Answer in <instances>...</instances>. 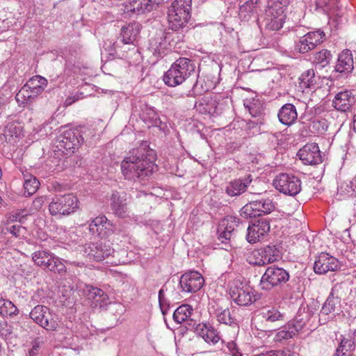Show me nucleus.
<instances>
[{
    "instance_id": "680f3d73",
    "label": "nucleus",
    "mask_w": 356,
    "mask_h": 356,
    "mask_svg": "<svg viewBox=\"0 0 356 356\" xmlns=\"http://www.w3.org/2000/svg\"><path fill=\"white\" fill-rule=\"evenodd\" d=\"M321 124V123L319 120H313L309 123V127L313 129L312 130L313 133L316 131L318 134H319L321 133V131L319 130V127Z\"/></svg>"
},
{
    "instance_id": "f8f14e48",
    "label": "nucleus",
    "mask_w": 356,
    "mask_h": 356,
    "mask_svg": "<svg viewBox=\"0 0 356 356\" xmlns=\"http://www.w3.org/2000/svg\"><path fill=\"white\" fill-rule=\"evenodd\" d=\"M291 0H268L265 10L266 20L269 22H284V8Z\"/></svg>"
},
{
    "instance_id": "8fccbe9b",
    "label": "nucleus",
    "mask_w": 356,
    "mask_h": 356,
    "mask_svg": "<svg viewBox=\"0 0 356 356\" xmlns=\"http://www.w3.org/2000/svg\"><path fill=\"white\" fill-rule=\"evenodd\" d=\"M49 252L44 250L36 251L32 254L33 261L36 265L40 266V262L44 263V260L49 257Z\"/></svg>"
},
{
    "instance_id": "6e6d98bb",
    "label": "nucleus",
    "mask_w": 356,
    "mask_h": 356,
    "mask_svg": "<svg viewBox=\"0 0 356 356\" xmlns=\"http://www.w3.org/2000/svg\"><path fill=\"white\" fill-rule=\"evenodd\" d=\"M254 356H286V353L285 351L282 350H273L261 353Z\"/></svg>"
},
{
    "instance_id": "bf43d9fd",
    "label": "nucleus",
    "mask_w": 356,
    "mask_h": 356,
    "mask_svg": "<svg viewBox=\"0 0 356 356\" xmlns=\"http://www.w3.org/2000/svg\"><path fill=\"white\" fill-rule=\"evenodd\" d=\"M22 229H24V227L19 225H15L8 228V231L14 236L17 237L19 236V232Z\"/></svg>"
},
{
    "instance_id": "5fc2aeb1",
    "label": "nucleus",
    "mask_w": 356,
    "mask_h": 356,
    "mask_svg": "<svg viewBox=\"0 0 356 356\" xmlns=\"http://www.w3.org/2000/svg\"><path fill=\"white\" fill-rule=\"evenodd\" d=\"M250 115L254 117H259L262 115V108L261 106H257L256 104H252L248 106Z\"/></svg>"
},
{
    "instance_id": "393cba45",
    "label": "nucleus",
    "mask_w": 356,
    "mask_h": 356,
    "mask_svg": "<svg viewBox=\"0 0 356 356\" xmlns=\"http://www.w3.org/2000/svg\"><path fill=\"white\" fill-rule=\"evenodd\" d=\"M240 219L229 216L227 219L224 220L220 225V228L218 230V238L223 242L225 240H229L232 233L234 232L236 227H238Z\"/></svg>"
},
{
    "instance_id": "1a4fd4ad",
    "label": "nucleus",
    "mask_w": 356,
    "mask_h": 356,
    "mask_svg": "<svg viewBox=\"0 0 356 356\" xmlns=\"http://www.w3.org/2000/svg\"><path fill=\"white\" fill-rule=\"evenodd\" d=\"M192 0H175L168 10V22H188L191 19Z\"/></svg>"
},
{
    "instance_id": "5701e85b",
    "label": "nucleus",
    "mask_w": 356,
    "mask_h": 356,
    "mask_svg": "<svg viewBox=\"0 0 356 356\" xmlns=\"http://www.w3.org/2000/svg\"><path fill=\"white\" fill-rule=\"evenodd\" d=\"M353 63L351 51L345 49L339 55L334 70L337 72L346 75L353 71L354 68Z\"/></svg>"
},
{
    "instance_id": "c9c22d12",
    "label": "nucleus",
    "mask_w": 356,
    "mask_h": 356,
    "mask_svg": "<svg viewBox=\"0 0 356 356\" xmlns=\"http://www.w3.org/2000/svg\"><path fill=\"white\" fill-rule=\"evenodd\" d=\"M262 318L267 323H283L284 321V314L280 312L277 308L270 307L264 309L261 312Z\"/></svg>"
},
{
    "instance_id": "2f4dec72",
    "label": "nucleus",
    "mask_w": 356,
    "mask_h": 356,
    "mask_svg": "<svg viewBox=\"0 0 356 356\" xmlns=\"http://www.w3.org/2000/svg\"><path fill=\"white\" fill-rule=\"evenodd\" d=\"M88 299L93 301L95 307H102L106 303L108 296L103 290L97 287L87 286Z\"/></svg>"
},
{
    "instance_id": "6ab92c4d",
    "label": "nucleus",
    "mask_w": 356,
    "mask_h": 356,
    "mask_svg": "<svg viewBox=\"0 0 356 356\" xmlns=\"http://www.w3.org/2000/svg\"><path fill=\"white\" fill-rule=\"evenodd\" d=\"M261 0H248L240 6L238 16L242 22H258V5Z\"/></svg>"
},
{
    "instance_id": "bb28decb",
    "label": "nucleus",
    "mask_w": 356,
    "mask_h": 356,
    "mask_svg": "<svg viewBox=\"0 0 356 356\" xmlns=\"http://www.w3.org/2000/svg\"><path fill=\"white\" fill-rule=\"evenodd\" d=\"M140 24H126L121 29L120 35L124 44H132L136 41L140 31Z\"/></svg>"
},
{
    "instance_id": "b1692460",
    "label": "nucleus",
    "mask_w": 356,
    "mask_h": 356,
    "mask_svg": "<svg viewBox=\"0 0 356 356\" xmlns=\"http://www.w3.org/2000/svg\"><path fill=\"white\" fill-rule=\"evenodd\" d=\"M195 330L197 334L208 343L215 345L220 339L219 332L211 325L199 323Z\"/></svg>"
},
{
    "instance_id": "9d476101",
    "label": "nucleus",
    "mask_w": 356,
    "mask_h": 356,
    "mask_svg": "<svg viewBox=\"0 0 356 356\" xmlns=\"http://www.w3.org/2000/svg\"><path fill=\"white\" fill-rule=\"evenodd\" d=\"M232 300L238 305L247 306L255 300L253 289L240 280H234L229 288Z\"/></svg>"
},
{
    "instance_id": "ddd939ff",
    "label": "nucleus",
    "mask_w": 356,
    "mask_h": 356,
    "mask_svg": "<svg viewBox=\"0 0 356 356\" xmlns=\"http://www.w3.org/2000/svg\"><path fill=\"white\" fill-rule=\"evenodd\" d=\"M246 239L250 243L259 241L270 230V223L267 218L254 220L248 227Z\"/></svg>"
},
{
    "instance_id": "a211bd4d",
    "label": "nucleus",
    "mask_w": 356,
    "mask_h": 356,
    "mask_svg": "<svg viewBox=\"0 0 356 356\" xmlns=\"http://www.w3.org/2000/svg\"><path fill=\"white\" fill-rule=\"evenodd\" d=\"M111 208L113 213L118 218L129 217L130 211L125 194H120L118 191L113 192L111 197Z\"/></svg>"
},
{
    "instance_id": "79ce46f5",
    "label": "nucleus",
    "mask_w": 356,
    "mask_h": 356,
    "mask_svg": "<svg viewBox=\"0 0 356 356\" xmlns=\"http://www.w3.org/2000/svg\"><path fill=\"white\" fill-rule=\"evenodd\" d=\"M309 41V43H312L316 47L318 44L323 42L325 39V33L321 30L311 31L304 35Z\"/></svg>"
},
{
    "instance_id": "864d4df0",
    "label": "nucleus",
    "mask_w": 356,
    "mask_h": 356,
    "mask_svg": "<svg viewBox=\"0 0 356 356\" xmlns=\"http://www.w3.org/2000/svg\"><path fill=\"white\" fill-rule=\"evenodd\" d=\"M289 325L293 329L295 334L296 335L300 330H302L305 325V321H296L293 319L292 321L289 322Z\"/></svg>"
},
{
    "instance_id": "f704fd0d",
    "label": "nucleus",
    "mask_w": 356,
    "mask_h": 356,
    "mask_svg": "<svg viewBox=\"0 0 356 356\" xmlns=\"http://www.w3.org/2000/svg\"><path fill=\"white\" fill-rule=\"evenodd\" d=\"M316 83L314 69H309L305 71L299 77V87L303 90L306 88H314Z\"/></svg>"
},
{
    "instance_id": "e433bc0d",
    "label": "nucleus",
    "mask_w": 356,
    "mask_h": 356,
    "mask_svg": "<svg viewBox=\"0 0 356 356\" xmlns=\"http://www.w3.org/2000/svg\"><path fill=\"white\" fill-rule=\"evenodd\" d=\"M193 308L189 305H182L177 307L173 313V320L177 323L187 321L191 316Z\"/></svg>"
},
{
    "instance_id": "de8ad7c7",
    "label": "nucleus",
    "mask_w": 356,
    "mask_h": 356,
    "mask_svg": "<svg viewBox=\"0 0 356 356\" xmlns=\"http://www.w3.org/2000/svg\"><path fill=\"white\" fill-rule=\"evenodd\" d=\"M315 47L313 44L309 43V41L304 36L301 37L296 44V49L301 54H305L314 49Z\"/></svg>"
},
{
    "instance_id": "37998d69",
    "label": "nucleus",
    "mask_w": 356,
    "mask_h": 356,
    "mask_svg": "<svg viewBox=\"0 0 356 356\" xmlns=\"http://www.w3.org/2000/svg\"><path fill=\"white\" fill-rule=\"evenodd\" d=\"M348 291V285L346 282H339L334 285L332 288L330 294L336 297H338L339 300H341V298L346 295Z\"/></svg>"
},
{
    "instance_id": "dca6fc26",
    "label": "nucleus",
    "mask_w": 356,
    "mask_h": 356,
    "mask_svg": "<svg viewBox=\"0 0 356 356\" xmlns=\"http://www.w3.org/2000/svg\"><path fill=\"white\" fill-rule=\"evenodd\" d=\"M340 268V263L337 259L327 253L322 252L316 259L314 265V272L323 275L328 272L337 271Z\"/></svg>"
},
{
    "instance_id": "6e6552de",
    "label": "nucleus",
    "mask_w": 356,
    "mask_h": 356,
    "mask_svg": "<svg viewBox=\"0 0 356 356\" xmlns=\"http://www.w3.org/2000/svg\"><path fill=\"white\" fill-rule=\"evenodd\" d=\"M273 186L280 192L290 196H295L301 191V181L295 175L282 173L273 181Z\"/></svg>"
},
{
    "instance_id": "4d7b16f0",
    "label": "nucleus",
    "mask_w": 356,
    "mask_h": 356,
    "mask_svg": "<svg viewBox=\"0 0 356 356\" xmlns=\"http://www.w3.org/2000/svg\"><path fill=\"white\" fill-rule=\"evenodd\" d=\"M58 261L57 266L56 268L55 273H58L60 275H64L66 273V267L65 264L63 262V260L59 257V259H56Z\"/></svg>"
},
{
    "instance_id": "4be33fe9",
    "label": "nucleus",
    "mask_w": 356,
    "mask_h": 356,
    "mask_svg": "<svg viewBox=\"0 0 356 356\" xmlns=\"http://www.w3.org/2000/svg\"><path fill=\"white\" fill-rule=\"evenodd\" d=\"M159 3L156 0H131L128 5L125 6L124 13L129 15L144 14L146 12H150L154 5Z\"/></svg>"
},
{
    "instance_id": "58836bf2",
    "label": "nucleus",
    "mask_w": 356,
    "mask_h": 356,
    "mask_svg": "<svg viewBox=\"0 0 356 356\" xmlns=\"http://www.w3.org/2000/svg\"><path fill=\"white\" fill-rule=\"evenodd\" d=\"M332 58V55L330 51L323 49L314 54L313 62L321 67H325L330 63Z\"/></svg>"
},
{
    "instance_id": "aec40b11",
    "label": "nucleus",
    "mask_w": 356,
    "mask_h": 356,
    "mask_svg": "<svg viewBox=\"0 0 356 356\" xmlns=\"http://www.w3.org/2000/svg\"><path fill=\"white\" fill-rule=\"evenodd\" d=\"M356 102V94L352 90H343L338 92L333 101V106L342 112L349 111Z\"/></svg>"
},
{
    "instance_id": "473e14b6",
    "label": "nucleus",
    "mask_w": 356,
    "mask_h": 356,
    "mask_svg": "<svg viewBox=\"0 0 356 356\" xmlns=\"http://www.w3.org/2000/svg\"><path fill=\"white\" fill-rule=\"evenodd\" d=\"M355 335L356 331L355 330L352 334H348L347 336H341L340 343L337 348V352L353 353L356 347Z\"/></svg>"
},
{
    "instance_id": "2eb2a0df",
    "label": "nucleus",
    "mask_w": 356,
    "mask_h": 356,
    "mask_svg": "<svg viewBox=\"0 0 356 356\" xmlns=\"http://www.w3.org/2000/svg\"><path fill=\"white\" fill-rule=\"evenodd\" d=\"M204 280L197 271H190L183 274L179 280L182 291L186 293H195L203 286Z\"/></svg>"
},
{
    "instance_id": "7ed1b4c3",
    "label": "nucleus",
    "mask_w": 356,
    "mask_h": 356,
    "mask_svg": "<svg viewBox=\"0 0 356 356\" xmlns=\"http://www.w3.org/2000/svg\"><path fill=\"white\" fill-rule=\"evenodd\" d=\"M79 207V200L72 193L57 195L49 204V211L52 216H69Z\"/></svg>"
},
{
    "instance_id": "9b49d317",
    "label": "nucleus",
    "mask_w": 356,
    "mask_h": 356,
    "mask_svg": "<svg viewBox=\"0 0 356 356\" xmlns=\"http://www.w3.org/2000/svg\"><path fill=\"white\" fill-rule=\"evenodd\" d=\"M113 250L108 243H87L83 247L84 256L90 260L100 261L111 254Z\"/></svg>"
},
{
    "instance_id": "69168bd1",
    "label": "nucleus",
    "mask_w": 356,
    "mask_h": 356,
    "mask_svg": "<svg viewBox=\"0 0 356 356\" xmlns=\"http://www.w3.org/2000/svg\"><path fill=\"white\" fill-rule=\"evenodd\" d=\"M53 259H54L51 261L50 266L47 270L55 273L56 268L58 264V261L56 259H59V257L54 255Z\"/></svg>"
},
{
    "instance_id": "39448f33",
    "label": "nucleus",
    "mask_w": 356,
    "mask_h": 356,
    "mask_svg": "<svg viewBox=\"0 0 356 356\" xmlns=\"http://www.w3.org/2000/svg\"><path fill=\"white\" fill-rule=\"evenodd\" d=\"M289 273L284 268L271 266L266 269L260 280L263 290H270L273 287L285 284L289 280Z\"/></svg>"
},
{
    "instance_id": "20e7f679",
    "label": "nucleus",
    "mask_w": 356,
    "mask_h": 356,
    "mask_svg": "<svg viewBox=\"0 0 356 356\" xmlns=\"http://www.w3.org/2000/svg\"><path fill=\"white\" fill-rule=\"evenodd\" d=\"M30 318L48 331L56 330L59 327L58 317L44 305L35 306L29 314Z\"/></svg>"
},
{
    "instance_id": "0e129e2a",
    "label": "nucleus",
    "mask_w": 356,
    "mask_h": 356,
    "mask_svg": "<svg viewBox=\"0 0 356 356\" xmlns=\"http://www.w3.org/2000/svg\"><path fill=\"white\" fill-rule=\"evenodd\" d=\"M54 254H51L49 253V257H47L45 260H44V262L42 263V261L40 262V267H44L45 269H48L49 266H50V264H51V261L54 259Z\"/></svg>"
},
{
    "instance_id": "a18cd8bd",
    "label": "nucleus",
    "mask_w": 356,
    "mask_h": 356,
    "mask_svg": "<svg viewBox=\"0 0 356 356\" xmlns=\"http://www.w3.org/2000/svg\"><path fill=\"white\" fill-rule=\"evenodd\" d=\"M21 132L20 127L15 124L14 123H9L5 128L4 136L6 139L10 140L13 137H17Z\"/></svg>"
},
{
    "instance_id": "603ef678",
    "label": "nucleus",
    "mask_w": 356,
    "mask_h": 356,
    "mask_svg": "<svg viewBox=\"0 0 356 356\" xmlns=\"http://www.w3.org/2000/svg\"><path fill=\"white\" fill-rule=\"evenodd\" d=\"M92 223L95 225V226H97L99 229L100 227H104L105 225H111L112 226L113 224L111 222L108 221L107 218L105 216H97L95 218L92 219Z\"/></svg>"
},
{
    "instance_id": "7c9ffc66",
    "label": "nucleus",
    "mask_w": 356,
    "mask_h": 356,
    "mask_svg": "<svg viewBox=\"0 0 356 356\" xmlns=\"http://www.w3.org/2000/svg\"><path fill=\"white\" fill-rule=\"evenodd\" d=\"M341 300H339L338 297L332 296V294H329L325 302L323 305L320 312V321H323V323H325L327 321V318H325L323 319V316H328L330 314L334 312L337 308V306L340 305Z\"/></svg>"
},
{
    "instance_id": "3c124183",
    "label": "nucleus",
    "mask_w": 356,
    "mask_h": 356,
    "mask_svg": "<svg viewBox=\"0 0 356 356\" xmlns=\"http://www.w3.org/2000/svg\"><path fill=\"white\" fill-rule=\"evenodd\" d=\"M159 302L162 314L165 315L168 312L169 305L168 304L167 300L164 296V292L162 289H160L159 292Z\"/></svg>"
},
{
    "instance_id": "4c0bfd02",
    "label": "nucleus",
    "mask_w": 356,
    "mask_h": 356,
    "mask_svg": "<svg viewBox=\"0 0 356 356\" xmlns=\"http://www.w3.org/2000/svg\"><path fill=\"white\" fill-rule=\"evenodd\" d=\"M39 186L40 182L35 177L31 175H24V193H26L28 196L34 194L39 188Z\"/></svg>"
},
{
    "instance_id": "774afa93",
    "label": "nucleus",
    "mask_w": 356,
    "mask_h": 356,
    "mask_svg": "<svg viewBox=\"0 0 356 356\" xmlns=\"http://www.w3.org/2000/svg\"><path fill=\"white\" fill-rule=\"evenodd\" d=\"M349 185L352 191L356 193V176L350 181Z\"/></svg>"
},
{
    "instance_id": "c756f323",
    "label": "nucleus",
    "mask_w": 356,
    "mask_h": 356,
    "mask_svg": "<svg viewBox=\"0 0 356 356\" xmlns=\"http://www.w3.org/2000/svg\"><path fill=\"white\" fill-rule=\"evenodd\" d=\"M215 315L218 322L229 326H236V320L228 307H218L214 309Z\"/></svg>"
},
{
    "instance_id": "4468645a",
    "label": "nucleus",
    "mask_w": 356,
    "mask_h": 356,
    "mask_svg": "<svg viewBox=\"0 0 356 356\" xmlns=\"http://www.w3.org/2000/svg\"><path fill=\"white\" fill-rule=\"evenodd\" d=\"M47 80L39 75L31 78L17 94V99L22 95L28 98L41 94L47 86Z\"/></svg>"
},
{
    "instance_id": "412c9836",
    "label": "nucleus",
    "mask_w": 356,
    "mask_h": 356,
    "mask_svg": "<svg viewBox=\"0 0 356 356\" xmlns=\"http://www.w3.org/2000/svg\"><path fill=\"white\" fill-rule=\"evenodd\" d=\"M195 108L201 114L218 115L222 113L219 104L211 97H203L195 104Z\"/></svg>"
},
{
    "instance_id": "49530a36",
    "label": "nucleus",
    "mask_w": 356,
    "mask_h": 356,
    "mask_svg": "<svg viewBox=\"0 0 356 356\" xmlns=\"http://www.w3.org/2000/svg\"><path fill=\"white\" fill-rule=\"evenodd\" d=\"M26 210H15L10 212L8 215V222H15L18 220L20 223H23L26 217L28 216V213H26Z\"/></svg>"
},
{
    "instance_id": "423d86ee",
    "label": "nucleus",
    "mask_w": 356,
    "mask_h": 356,
    "mask_svg": "<svg viewBox=\"0 0 356 356\" xmlns=\"http://www.w3.org/2000/svg\"><path fill=\"white\" fill-rule=\"evenodd\" d=\"M84 141L81 131L78 129H68L60 134L56 141V147L63 153H73Z\"/></svg>"
},
{
    "instance_id": "c03bdc74",
    "label": "nucleus",
    "mask_w": 356,
    "mask_h": 356,
    "mask_svg": "<svg viewBox=\"0 0 356 356\" xmlns=\"http://www.w3.org/2000/svg\"><path fill=\"white\" fill-rule=\"evenodd\" d=\"M295 333L288 324L282 327V330L277 332L275 340L276 341H282V340H286L289 339H291L295 336Z\"/></svg>"
},
{
    "instance_id": "ea45409f",
    "label": "nucleus",
    "mask_w": 356,
    "mask_h": 356,
    "mask_svg": "<svg viewBox=\"0 0 356 356\" xmlns=\"http://www.w3.org/2000/svg\"><path fill=\"white\" fill-rule=\"evenodd\" d=\"M246 261L248 264L254 266H262L266 265L260 248L249 252L247 254Z\"/></svg>"
},
{
    "instance_id": "052dcab7",
    "label": "nucleus",
    "mask_w": 356,
    "mask_h": 356,
    "mask_svg": "<svg viewBox=\"0 0 356 356\" xmlns=\"http://www.w3.org/2000/svg\"><path fill=\"white\" fill-rule=\"evenodd\" d=\"M39 342L34 341L33 347L29 350V354L26 356H36L39 351Z\"/></svg>"
},
{
    "instance_id": "13d9d810",
    "label": "nucleus",
    "mask_w": 356,
    "mask_h": 356,
    "mask_svg": "<svg viewBox=\"0 0 356 356\" xmlns=\"http://www.w3.org/2000/svg\"><path fill=\"white\" fill-rule=\"evenodd\" d=\"M44 200H45V197L44 196H40V197L35 198L33 201L32 207L35 210H40L42 208V207L44 202Z\"/></svg>"
},
{
    "instance_id": "f257e3e1",
    "label": "nucleus",
    "mask_w": 356,
    "mask_h": 356,
    "mask_svg": "<svg viewBox=\"0 0 356 356\" xmlns=\"http://www.w3.org/2000/svg\"><path fill=\"white\" fill-rule=\"evenodd\" d=\"M145 148L134 149L122 161L121 170L126 179L140 181L152 173L155 155L152 149L147 150L145 154Z\"/></svg>"
},
{
    "instance_id": "cd10ccee",
    "label": "nucleus",
    "mask_w": 356,
    "mask_h": 356,
    "mask_svg": "<svg viewBox=\"0 0 356 356\" xmlns=\"http://www.w3.org/2000/svg\"><path fill=\"white\" fill-rule=\"evenodd\" d=\"M183 28V24H172L171 26H169L168 29H164L163 31H161V33H159V37L156 38H154L150 40L149 48L154 54H159L160 52V47L161 45V41L163 38L166 39L168 38V35L170 34L169 30H171L173 32H177Z\"/></svg>"
},
{
    "instance_id": "e2e57ef3",
    "label": "nucleus",
    "mask_w": 356,
    "mask_h": 356,
    "mask_svg": "<svg viewBox=\"0 0 356 356\" xmlns=\"http://www.w3.org/2000/svg\"><path fill=\"white\" fill-rule=\"evenodd\" d=\"M12 333L11 327L8 326L6 323L5 324V327H2L0 330V334L5 337L10 336Z\"/></svg>"
},
{
    "instance_id": "0eeeda50",
    "label": "nucleus",
    "mask_w": 356,
    "mask_h": 356,
    "mask_svg": "<svg viewBox=\"0 0 356 356\" xmlns=\"http://www.w3.org/2000/svg\"><path fill=\"white\" fill-rule=\"evenodd\" d=\"M275 209V204L270 199L253 200L246 204L241 210V215L245 218L261 217L270 213Z\"/></svg>"
},
{
    "instance_id": "c85d7f7f",
    "label": "nucleus",
    "mask_w": 356,
    "mask_h": 356,
    "mask_svg": "<svg viewBox=\"0 0 356 356\" xmlns=\"http://www.w3.org/2000/svg\"><path fill=\"white\" fill-rule=\"evenodd\" d=\"M252 181L250 175L245 179H234L227 186L226 192L230 196L239 195L244 193Z\"/></svg>"
},
{
    "instance_id": "338daca9",
    "label": "nucleus",
    "mask_w": 356,
    "mask_h": 356,
    "mask_svg": "<svg viewBox=\"0 0 356 356\" xmlns=\"http://www.w3.org/2000/svg\"><path fill=\"white\" fill-rule=\"evenodd\" d=\"M221 25L223 26L224 29L225 30L226 32H227L228 33H229L230 35H232V36H234L233 35V33H234V28L230 26H228V25H230V24H221Z\"/></svg>"
},
{
    "instance_id": "f03ea898",
    "label": "nucleus",
    "mask_w": 356,
    "mask_h": 356,
    "mask_svg": "<svg viewBox=\"0 0 356 356\" xmlns=\"http://www.w3.org/2000/svg\"><path fill=\"white\" fill-rule=\"evenodd\" d=\"M195 65L187 58H178L163 75L164 83L170 87L181 84L195 73Z\"/></svg>"
},
{
    "instance_id": "f3484780",
    "label": "nucleus",
    "mask_w": 356,
    "mask_h": 356,
    "mask_svg": "<svg viewBox=\"0 0 356 356\" xmlns=\"http://www.w3.org/2000/svg\"><path fill=\"white\" fill-rule=\"evenodd\" d=\"M305 165H317L323 162L318 146L315 143L307 144L297 154Z\"/></svg>"
},
{
    "instance_id": "a19ab883",
    "label": "nucleus",
    "mask_w": 356,
    "mask_h": 356,
    "mask_svg": "<svg viewBox=\"0 0 356 356\" xmlns=\"http://www.w3.org/2000/svg\"><path fill=\"white\" fill-rule=\"evenodd\" d=\"M18 313L17 307L10 300L5 299L0 307V314L3 316H13Z\"/></svg>"
},
{
    "instance_id": "a878e982",
    "label": "nucleus",
    "mask_w": 356,
    "mask_h": 356,
    "mask_svg": "<svg viewBox=\"0 0 356 356\" xmlns=\"http://www.w3.org/2000/svg\"><path fill=\"white\" fill-rule=\"evenodd\" d=\"M277 116L282 124L291 126L298 118L296 108L293 104H286L280 108Z\"/></svg>"
},
{
    "instance_id": "72a5a7b5",
    "label": "nucleus",
    "mask_w": 356,
    "mask_h": 356,
    "mask_svg": "<svg viewBox=\"0 0 356 356\" xmlns=\"http://www.w3.org/2000/svg\"><path fill=\"white\" fill-rule=\"evenodd\" d=\"M260 249L266 265L281 259V252L275 245H268Z\"/></svg>"
},
{
    "instance_id": "09e8293b",
    "label": "nucleus",
    "mask_w": 356,
    "mask_h": 356,
    "mask_svg": "<svg viewBox=\"0 0 356 356\" xmlns=\"http://www.w3.org/2000/svg\"><path fill=\"white\" fill-rule=\"evenodd\" d=\"M264 27L259 26L261 33L268 36L271 31H279L282 28V24H264Z\"/></svg>"
}]
</instances>
